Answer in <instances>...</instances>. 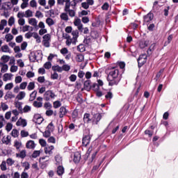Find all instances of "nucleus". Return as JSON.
<instances>
[{"label": "nucleus", "mask_w": 178, "mask_h": 178, "mask_svg": "<svg viewBox=\"0 0 178 178\" xmlns=\"http://www.w3.org/2000/svg\"><path fill=\"white\" fill-rule=\"evenodd\" d=\"M39 143L40 144L41 147H47V141L44 139H40Z\"/></svg>", "instance_id": "60"}, {"label": "nucleus", "mask_w": 178, "mask_h": 178, "mask_svg": "<svg viewBox=\"0 0 178 178\" xmlns=\"http://www.w3.org/2000/svg\"><path fill=\"white\" fill-rule=\"evenodd\" d=\"M90 22V18L88 17H82V22L84 23V24H87Z\"/></svg>", "instance_id": "63"}, {"label": "nucleus", "mask_w": 178, "mask_h": 178, "mask_svg": "<svg viewBox=\"0 0 178 178\" xmlns=\"http://www.w3.org/2000/svg\"><path fill=\"white\" fill-rule=\"evenodd\" d=\"M29 23L31 25L33 26V27H38L37 26V23H38V22L37 21V19L35 18H30L29 19Z\"/></svg>", "instance_id": "20"}, {"label": "nucleus", "mask_w": 178, "mask_h": 178, "mask_svg": "<svg viewBox=\"0 0 178 178\" xmlns=\"http://www.w3.org/2000/svg\"><path fill=\"white\" fill-rule=\"evenodd\" d=\"M77 62H83L84 60V55L79 54L76 55Z\"/></svg>", "instance_id": "40"}, {"label": "nucleus", "mask_w": 178, "mask_h": 178, "mask_svg": "<svg viewBox=\"0 0 178 178\" xmlns=\"http://www.w3.org/2000/svg\"><path fill=\"white\" fill-rule=\"evenodd\" d=\"M102 118V115H101V113H99L93 115V121L96 122V124L98 123V122H99V120H101Z\"/></svg>", "instance_id": "14"}, {"label": "nucleus", "mask_w": 178, "mask_h": 178, "mask_svg": "<svg viewBox=\"0 0 178 178\" xmlns=\"http://www.w3.org/2000/svg\"><path fill=\"white\" fill-rule=\"evenodd\" d=\"M90 90H92L95 92L98 91V90H99V88L98 85L97 84V83H93L91 85Z\"/></svg>", "instance_id": "35"}, {"label": "nucleus", "mask_w": 178, "mask_h": 178, "mask_svg": "<svg viewBox=\"0 0 178 178\" xmlns=\"http://www.w3.org/2000/svg\"><path fill=\"white\" fill-rule=\"evenodd\" d=\"M25 17H33V11L31 10H27L25 12Z\"/></svg>", "instance_id": "45"}, {"label": "nucleus", "mask_w": 178, "mask_h": 178, "mask_svg": "<svg viewBox=\"0 0 178 178\" xmlns=\"http://www.w3.org/2000/svg\"><path fill=\"white\" fill-rule=\"evenodd\" d=\"M55 161L56 162H57V163H60V162H62V157L60 156V155L59 154L56 155Z\"/></svg>", "instance_id": "55"}, {"label": "nucleus", "mask_w": 178, "mask_h": 178, "mask_svg": "<svg viewBox=\"0 0 178 178\" xmlns=\"http://www.w3.org/2000/svg\"><path fill=\"white\" fill-rule=\"evenodd\" d=\"M74 26H76V27H77L78 26L81 25V24H81V19H80V18L76 19L74 20Z\"/></svg>", "instance_id": "53"}, {"label": "nucleus", "mask_w": 178, "mask_h": 178, "mask_svg": "<svg viewBox=\"0 0 178 178\" xmlns=\"http://www.w3.org/2000/svg\"><path fill=\"white\" fill-rule=\"evenodd\" d=\"M1 170L3 171L6 170V161H2L1 164L0 165Z\"/></svg>", "instance_id": "50"}, {"label": "nucleus", "mask_w": 178, "mask_h": 178, "mask_svg": "<svg viewBox=\"0 0 178 178\" xmlns=\"http://www.w3.org/2000/svg\"><path fill=\"white\" fill-rule=\"evenodd\" d=\"M13 88V83H7L4 88L5 90H12Z\"/></svg>", "instance_id": "51"}, {"label": "nucleus", "mask_w": 178, "mask_h": 178, "mask_svg": "<svg viewBox=\"0 0 178 178\" xmlns=\"http://www.w3.org/2000/svg\"><path fill=\"white\" fill-rule=\"evenodd\" d=\"M15 107L17 108L18 111H20L21 113H23V108L22 106V102H18L15 104Z\"/></svg>", "instance_id": "36"}, {"label": "nucleus", "mask_w": 178, "mask_h": 178, "mask_svg": "<svg viewBox=\"0 0 178 178\" xmlns=\"http://www.w3.org/2000/svg\"><path fill=\"white\" fill-rule=\"evenodd\" d=\"M69 79L74 83V81H76L77 80V76L76 74H71L69 77Z\"/></svg>", "instance_id": "56"}, {"label": "nucleus", "mask_w": 178, "mask_h": 178, "mask_svg": "<svg viewBox=\"0 0 178 178\" xmlns=\"http://www.w3.org/2000/svg\"><path fill=\"white\" fill-rule=\"evenodd\" d=\"M23 112L24 113H27V112H30V111H31V107L29 105H26L24 107V109H23Z\"/></svg>", "instance_id": "54"}, {"label": "nucleus", "mask_w": 178, "mask_h": 178, "mask_svg": "<svg viewBox=\"0 0 178 178\" xmlns=\"http://www.w3.org/2000/svg\"><path fill=\"white\" fill-rule=\"evenodd\" d=\"M63 173H65V168H63V166L62 165H59L57 168V174L58 176H62V175H63Z\"/></svg>", "instance_id": "18"}, {"label": "nucleus", "mask_w": 178, "mask_h": 178, "mask_svg": "<svg viewBox=\"0 0 178 178\" xmlns=\"http://www.w3.org/2000/svg\"><path fill=\"white\" fill-rule=\"evenodd\" d=\"M22 167L24 168V172H26V170H29V169H30V163L25 161L24 163H22Z\"/></svg>", "instance_id": "27"}, {"label": "nucleus", "mask_w": 178, "mask_h": 178, "mask_svg": "<svg viewBox=\"0 0 178 178\" xmlns=\"http://www.w3.org/2000/svg\"><path fill=\"white\" fill-rule=\"evenodd\" d=\"M5 38L7 42H10V41H12V40H13L14 37L10 33H8V34L6 35Z\"/></svg>", "instance_id": "37"}, {"label": "nucleus", "mask_w": 178, "mask_h": 178, "mask_svg": "<svg viewBox=\"0 0 178 178\" xmlns=\"http://www.w3.org/2000/svg\"><path fill=\"white\" fill-rule=\"evenodd\" d=\"M47 130L48 131H50L51 133H52L54 131V130H55V127L54 126V123L53 122H50L48 126L47 127Z\"/></svg>", "instance_id": "26"}, {"label": "nucleus", "mask_w": 178, "mask_h": 178, "mask_svg": "<svg viewBox=\"0 0 178 178\" xmlns=\"http://www.w3.org/2000/svg\"><path fill=\"white\" fill-rule=\"evenodd\" d=\"M154 19V14L152 13H149L147 15L143 17V20L145 23H149Z\"/></svg>", "instance_id": "6"}, {"label": "nucleus", "mask_w": 178, "mask_h": 178, "mask_svg": "<svg viewBox=\"0 0 178 178\" xmlns=\"http://www.w3.org/2000/svg\"><path fill=\"white\" fill-rule=\"evenodd\" d=\"M102 10H108L109 9V3H104L102 6Z\"/></svg>", "instance_id": "57"}, {"label": "nucleus", "mask_w": 178, "mask_h": 178, "mask_svg": "<svg viewBox=\"0 0 178 178\" xmlns=\"http://www.w3.org/2000/svg\"><path fill=\"white\" fill-rule=\"evenodd\" d=\"M36 97H37V91L34 90L30 94L29 101L31 102L34 101V99H35Z\"/></svg>", "instance_id": "25"}, {"label": "nucleus", "mask_w": 178, "mask_h": 178, "mask_svg": "<svg viewBox=\"0 0 178 178\" xmlns=\"http://www.w3.org/2000/svg\"><path fill=\"white\" fill-rule=\"evenodd\" d=\"M53 106L54 109H58V108H60V106H62V103L57 100L53 103Z\"/></svg>", "instance_id": "29"}, {"label": "nucleus", "mask_w": 178, "mask_h": 178, "mask_svg": "<svg viewBox=\"0 0 178 178\" xmlns=\"http://www.w3.org/2000/svg\"><path fill=\"white\" fill-rule=\"evenodd\" d=\"M83 121L85 123H88L89 122H91V120L90 119V113H85L83 116Z\"/></svg>", "instance_id": "31"}, {"label": "nucleus", "mask_w": 178, "mask_h": 178, "mask_svg": "<svg viewBox=\"0 0 178 178\" xmlns=\"http://www.w3.org/2000/svg\"><path fill=\"white\" fill-rule=\"evenodd\" d=\"M6 163L7 165H8V166H12L15 163V161H13V159H12L11 158H8L6 160Z\"/></svg>", "instance_id": "52"}, {"label": "nucleus", "mask_w": 178, "mask_h": 178, "mask_svg": "<svg viewBox=\"0 0 178 178\" xmlns=\"http://www.w3.org/2000/svg\"><path fill=\"white\" fill-rule=\"evenodd\" d=\"M60 17L62 20H65V22H67V20H69V16H67V13H61Z\"/></svg>", "instance_id": "28"}, {"label": "nucleus", "mask_w": 178, "mask_h": 178, "mask_svg": "<svg viewBox=\"0 0 178 178\" xmlns=\"http://www.w3.org/2000/svg\"><path fill=\"white\" fill-rule=\"evenodd\" d=\"M67 113V110L66 109V107L65 106H61L60 108V114H59V118H62Z\"/></svg>", "instance_id": "9"}, {"label": "nucleus", "mask_w": 178, "mask_h": 178, "mask_svg": "<svg viewBox=\"0 0 178 178\" xmlns=\"http://www.w3.org/2000/svg\"><path fill=\"white\" fill-rule=\"evenodd\" d=\"M51 69L54 72H58V73H62L63 72L62 67L59 65H53Z\"/></svg>", "instance_id": "21"}, {"label": "nucleus", "mask_w": 178, "mask_h": 178, "mask_svg": "<svg viewBox=\"0 0 178 178\" xmlns=\"http://www.w3.org/2000/svg\"><path fill=\"white\" fill-rule=\"evenodd\" d=\"M80 159H81V155L79 152L75 153L73 159L74 163H79V162H80Z\"/></svg>", "instance_id": "10"}, {"label": "nucleus", "mask_w": 178, "mask_h": 178, "mask_svg": "<svg viewBox=\"0 0 178 178\" xmlns=\"http://www.w3.org/2000/svg\"><path fill=\"white\" fill-rule=\"evenodd\" d=\"M84 88L87 90V91H90L91 90V80H87L83 83Z\"/></svg>", "instance_id": "11"}, {"label": "nucleus", "mask_w": 178, "mask_h": 178, "mask_svg": "<svg viewBox=\"0 0 178 178\" xmlns=\"http://www.w3.org/2000/svg\"><path fill=\"white\" fill-rule=\"evenodd\" d=\"M40 154H41V152H40V150H35L32 154L31 156L32 158H38V156H40Z\"/></svg>", "instance_id": "43"}, {"label": "nucleus", "mask_w": 178, "mask_h": 178, "mask_svg": "<svg viewBox=\"0 0 178 178\" xmlns=\"http://www.w3.org/2000/svg\"><path fill=\"white\" fill-rule=\"evenodd\" d=\"M25 97H26V92L21 91L17 95L16 99H18V101H22V99H23Z\"/></svg>", "instance_id": "16"}, {"label": "nucleus", "mask_w": 178, "mask_h": 178, "mask_svg": "<svg viewBox=\"0 0 178 178\" xmlns=\"http://www.w3.org/2000/svg\"><path fill=\"white\" fill-rule=\"evenodd\" d=\"M15 24V17H10L8 19V26H12Z\"/></svg>", "instance_id": "47"}, {"label": "nucleus", "mask_w": 178, "mask_h": 178, "mask_svg": "<svg viewBox=\"0 0 178 178\" xmlns=\"http://www.w3.org/2000/svg\"><path fill=\"white\" fill-rule=\"evenodd\" d=\"M15 41H16V42H17V44H20V42H22L23 41V35H19L17 36L15 38Z\"/></svg>", "instance_id": "49"}, {"label": "nucleus", "mask_w": 178, "mask_h": 178, "mask_svg": "<svg viewBox=\"0 0 178 178\" xmlns=\"http://www.w3.org/2000/svg\"><path fill=\"white\" fill-rule=\"evenodd\" d=\"M0 67H1V72L6 73L8 72V64H5L3 63H0Z\"/></svg>", "instance_id": "13"}, {"label": "nucleus", "mask_w": 178, "mask_h": 178, "mask_svg": "<svg viewBox=\"0 0 178 178\" xmlns=\"http://www.w3.org/2000/svg\"><path fill=\"white\" fill-rule=\"evenodd\" d=\"M83 43L86 44V45H90V44H91V38H90V36L88 35L85 36Z\"/></svg>", "instance_id": "32"}, {"label": "nucleus", "mask_w": 178, "mask_h": 178, "mask_svg": "<svg viewBox=\"0 0 178 178\" xmlns=\"http://www.w3.org/2000/svg\"><path fill=\"white\" fill-rule=\"evenodd\" d=\"M108 86H118L120 81V76H119V70L113 68L107 76Z\"/></svg>", "instance_id": "1"}, {"label": "nucleus", "mask_w": 178, "mask_h": 178, "mask_svg": "<svg viewBox=\"0 0 178 178\" xmlns=\"http://www.w3.org/2000/svg\"><path fill=\"white\" fill-rule=\"evenodd\" d=\"M46 23L49 26V27H51V26H54L55 24V21L51 17H48L46 19Z\"/></svg>", "instance_id": "23"}, {"label": "nucleus", "mask_w": 178, "mask_h": 178, "mask_svg": "<svg viewBox=\"0 0 178 178\" xmlns=\"http://www.w3.org/2000/svg\"><path fill=\"white\" fill-rule=\"evenodd\" d=\"M61 67L63 69V71L64 70V72H69V70H70V65L67 64L63 65Z\"/></svg>", "instance_id": "48"}, {"label": "nucleus", "mask_w": 178, "mask_h": 178, "mask_svg": "<svg viewBox=\"0 0 178 178\" xmlns=\"http://www.w3.org/2000/svg\"><path fill=\"white\" fill-rule=\"evenodd\" d=\"M33 122L36 123V124H41V123L44 122V118H42L41 115L40 114H35L33 116Z\"/></svg>", "instance_id": "5"}, {"label": "nucleus", "mask_w": 178, "mask_h": 178, "mask_svg": "<svg viewBox=\"0 0 178 178\" xmlns=\"http://www.w3.org/2000/svg\"><path fill=\"white\" fill-rule=\"evenodd\" d=\"M12 129H13V124H12V123H10V122L7 123V124L6 126V131H10V130H12Z\"/></svg>", "instance_id": "44"}, {"label": "nucleus", "mask_w": 178, "mask_h": 178, "mask_svg": "<svg viewBox=\"0 0 178 178\" xmlns=\"http://www.w3.org/2000/svg\"><path fill=\"white\" fill-rule=\"evenodd\" d=\"M11 136L14 137V138H17V137H19V131L17 129H13Z\"/></svg>", "instance_id": "34"}, {"label": "nucleus", "mask_w": 178, "mask_h": 178, "mask_svg": "<svg viewBox=\"0 0 178 178\" xmlns=\"http://www.w3.org/2000/svg\"><path fill=\"white\" fill-rule=\"evenodd\" d=\"M43 136L45 137V138H48L49 137H51V131L46 130L44 133H43Z\"/></svg>", "instance_id": "61"}, {"label": "nucleus", "mask_w": 178, "mask_h": 178, "mask_svg": "<svg viewBox=\"0 0 178 178\" xmlns=\"http://www.w3.org/2000/svg\"><path fill=\"white\" fill-rule=\"evenodd\" d=\"M17 63L19 66V67H24V62H23V60L22 59L17 60Z\"/></svg>", "instance_id": "59"}, {"label": "nucleus", "mask_w": 178, "mask_h": 178, "mask_svg": "<svg viewBox=\"0 0 178 178\" xmlns=\"http://www.w3.org/2000/svg\"><path fill=\"white\" fill-rule=\"evenodd\" d=\"M29 136V131H26L24 130L21 131V137H28Z\"/></svg>", "instance_id": "62"}, {"label": "nucleus", "mask_w": 178, "mask_h": 178, "mask_svg": "<svg viewBox=\"0 0 178 178\" xmlns=\"http://www.w3.org/2000/svg\"><path fill=\"white\" fill-rule=\"evenodd\" d=\"M9 59H10V56H6V55H4V56H2V57H1V60L3 61V63H8V62H9Z\"/></svg>", "instance_id": "41"}, {"label": "nucleus", "mask_w": 178, "mask_h": 178, "mask_svg": "<svg viewBox=\"0 0 178 178\" xmlns=\"http://www.w3.org/2000/svg\"><path fill=\"white\" fill-rule=\"evenodd\" d=\"M37 55H39V59H42V52L41 51H31L29 55L30 62L34 63L35 60L37 61V58H38Z\"/></svg>", "instance_id": "2"}, {"label": "nucleus", "mask_w": 178, "mask_h": 178, "mask_svg": "<svg viewBox=\"0 0 178 178\" xmlns=\"http://www.w3.org/2000/svg\"><path fill=\"white\" fill-rule=\"evenodd\" d=\"M83 1L84 0H72L71 6H72L73 9H74V8L77 6V4L80 3V2H83Z\"/></svg>", "instance_id": "30"}, {"label": "nucleus", "mask_w": 178, "mask_h": 178, "mask_svg": "<svg viewBox=\"0 0 178 178\" xmlns=\"http://www.w3.org/2000/svg\"><path fill=\"white\" fill-rule=\"evenodd\" d=\"M44 69L49 70V69H51V67H52V63H51V62H49V61H47L44 64Z\"/></svg>", "instance_id": "42"}, {"label": "nucleus", "mask_w": 178, "mask_h": 178, "mask_svg": "<svg viewBox=\"0 0 178 178\" xmlns=\"http://www.w3.org/2000/svg\"><path fill=\"white\" fill-rule=\"evenodd\" d=\"M0 51H1V52H10V49H9V46H8V44L6 45H3Z\"/></svg>", "instance_id": "24"}, {"label": "nucleus", "mask_w": 178, "mask_h": 178, "mask_svg": "<svg viewBox=\"0 0 178 178\" xmlns=\"http://www.w3.org/2000/svg\"><path fill=\"white\" fill-rule=\"evenodd\" d=\"M77 51H79V52H85L86 47H84V46L83 44H80V45L77 46Z\"/></svg>", "instance_id": "46"}, {"label": "nucleus", "mask_w": 178, "mask_h": 178, "mask_svg": "<svg viewBox=\"0 0 178 178\" xmlns=\"http://www.w3.org/2000/svg\"><path fill=\"white\" fill-rule=\"evenodd\" d=\"M11 176H13V178H20V173L19 172H15L11 174Z\"/></svg>", "instance_id": "64"}, {"label": "nucleus", "mask_w": 178, "mask_h": 178, "mask_svg": "<svg viewBox=\"0 0 178 178\" xmlns=\"http://www.w3.org/2000/svg\"><path fill=\"white\" fill-rule=\"evenodd\" d=\"M44 108H45V109H51L52 104H50L49 102H45L44 104Z\"/></svg>", "instance_id": "58"}, {"label": "nucleus", "mask_w": 178, "mask_h": 178, "mask_svg": "<svg viewBox=\"0 0 178 178\" xmlns=\"http://www.w3.org/2000/svg\"><path fill=\"white\" fill-rule=\"evenodd\" d=\"M10 79H12V74H8V73L4 74L3 78V81H8V79L10 80Z\"/></svg>", "instance_id": "33"}, {"label": "nucleus", "mask_w": 178, "mask_h": 178, "mask_svg": "<svg viewBox=\"0 0 178 178\" xmlns=\"http://www.w3.org/2000/svg\"><path fill=\"white\" fill-rule=\"evenodd\" d=\"M55 98H56V95L53 90H49L44 94V101H51V99H55Z\"/></svg>", "instance_id": "3"}, {"label": "nucleus", "mask_w": 178, "mask_h": 178, "mask_svg": "<svg viewBox=\"0 0 178 178\" xmlns=\"http://www.w3.org/2000/svg\"><path fill=\"white\" fill-rule=\"evenodd\" d=\"M10 136H7L6 138H3L1 141L3 144H6V145H9L10 144Z\"/></svg>", "instance_id": "17"}, {"label": "nucleus", "mask_w": 178, "mask_h": 178, "mask_svg": "<svg viewBox=\"0 0 178 178\" xmlns=\"http://www.w3.org/2000/svg\"><path fill=\"white\" fill-rule=\"evenodd\" d=\"M149 40H141L139 42V47L141 49H144L146 47H148Z\"/></svg>", "instance_id": "7"}, {"label": "nucleus", "mask_w": 178, "mask_h": 178, "mask_svg": "<svg viewBox=\"0 0 178 178\" xmlns=\"http://www.w3.org/2000/svg\"><path fill=\"white\" fill-rule=\"evenodd\" d=\"M26 147L29 149H33L35 148V143L33 140H29L26 144Z\"/></svg>", "instance_id": "8"}, {"label": "nucleus", "mask_w": 178, "mask_h": 178, "mask_svg": "<svg viewBox=\"0 0 178 178\" xmlns=\"http://www.w3.org/2000/svg\"><path fill=\"white\" fill-rule=\"evenodd\" d=\"M26 149H23L19 153L16 154V157L21 158V159H24V158H26Z\"/></svg>", "instance_id": "12"}, {"label": "nucleus", "mask_w": 178, "mask_h": 178, "mask_svg": "<svg viewBox=\"0 0 178 178\" xmlns=\"http://www.w3.org/2000/svg\"><path fill=\"white\" fill-rule=\"evenodd\" d=\"M72 35H73L72 40H74V42H76L77 38H79V31L78 30L72 31Z\"/></svg>", "instance_id": "19"}, {"label": "nucleus", "mask_w": 178, "mask_h": 178, "mask_svg": "<svg viewBox=\"0 0 178 178\" xmlns=\"http://www.w3.org/2000/svg\"><path fill=\"white\" fill-rule=\"evenodd\" d=\"M155 51V43L151 44V46L147 49V55H152V52Z\"/></svg>", "instance_id": "22"}, {"label": "nucleus", "mask_w": 178, "mask_h": 178, "mask_svg": "<svg viewBox=\"0 0 178 178\" xmlns=\"http://www.w3.org/2000/svg\"><path fill=\"white\" fill-rule=\"evenodd\" d=\"M33 105L35 108H42V102H38V101H34Z\"/></svg>", "instance_id": "39"}, {"label": "nucleus", "mask_w": 178, "mask_h": 178, "mask_svg": "<svg viewBox=\"0 0 178 178\" xmlns=\"http://www.w3.org/2000/svg\"><path fill=\"white\" fill-rule=\"evenodd\" d=\"M33 88H35V83L34 82H30L27 86L29 91H31Z\"/></svg>", "instance_id": "38"}, {"label": "nucleus", "mask_w": 178, "mask_h": 178, "mask_svg": "<svg viewBox=\"0 0 178 178\" xmlns=\"http://www.w3.org/2000/svg\"><path fill=\"white\" fill-rule=\"evenodd\" d=\"M91 141V136L90 134L84 135L82 139V145L83 147H87Z\"/></svg>", "instance_id": "4"}, {"label": "nucleus", "mask_w": 178, "mask_h": 178, "mask_svg": "<svg viewBox=\"0 0 178 178\" xmlns=\"http://www.w3.org/2000/svg\"><path fill=\"white\" fill-rule=\"evenodd\" d=\"M54 148L55 147H54V145L47 146L46 147H44L45 154H49V155H51L52 154V150H54Z\"/></svg>", "instance_id": "15"}]
</instances>
